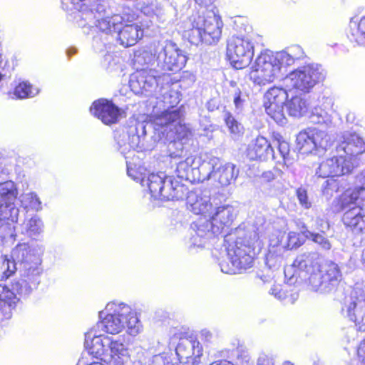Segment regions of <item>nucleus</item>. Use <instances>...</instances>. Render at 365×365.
Returning a JSON list of instances; mask_svg holds the SVG:
<instances>
[{"instance_id": "obj_18", "label": "nucleus", "mask_w": 365, "mask_h": 365, "mask_svg": "<svg viewBox=\"0 0 365 365\" xmlns=\"http://www.w3.org/2000/svg\"><path fill=\"white\" fill-rule=\"evenodd\" d=\"M43 253L42 247L36 243H19L11 252V258L13 259L12 270H17V266H24L26 264H41Z\"/></svg>"}, {"instance_id": "obj_41", "label": "nucleus", "mask_w": 365, "mask_h": 365, "mask_svg": "<svg viewBox=\"0 0 365 365\" xmlns=\"http://www.w3.org/2000/svg\"><path fill=\"white\" fill-rule=\"evenodd\" d=\"M19 199L21 203V206L25 210H33L35 211H38L42 208L41 202L37 194L34 192L23 193L20 196Z\"/></svg>"}, {"instance_id": "obj_2", "label": "nucleus", "mask_w": 365, "mask_h": 365, "mask_svg": "<svg viewBox=\"0 0 365 365\" xmlns=\"http://www.w3.org/2000/svg\"><path fill=\"white\" fill-rule=\"evenodd\" d=\"M320 255L317 252H301L296 257L292 264L284 269L287 276L293 272L290 279L296 277L302 280L308 277L310 289L320 293L334 292L341 280V272L337 264L326 261L320 265Z\"/></svg>"}, {"instance_id": "obj_57", "label": "nucleus", "mask_w": 365, "mask_h": 365, "mask_svg": "<svg viewBox=\"0 0 365 365\" xmlns=\"http://www.w3.org/2000/svg\"><path fill=\"white\" fill-rule=\"evenodd\" d=\"M151 365H170V362L164 356L157 355L153 357Z\"/></svg>"}, {"instance_id": "obj_45", "label": "nucleus", "mask_w": 365, "mask_h": 365, "mask_svg": "<svg viewBox=\"0 0 365 365\" xmlns=\"http://www.w3.org/2000/svg\"><path fill=\"white\" fill-rule=\"evenodd\" d=\"M345 188L344 184L339 179L330 178L323 185L322 192L327 198L332 197L334 192H340Z\"/></svg>"}, {"instance_id": "obj_6", "label": "nucleus", "mask_w": 365, "mask_h": 365, "mask_svg": "<svg viewBox=\"0 0 365 365\" xmlns=\"http://www.w3.org/2000/svg\"><path fill=\"white\" fill-rule=\"evenodd\" d=\"M107 314L101 322L105 331L111 334L120 333L127 328L129 334L135 336L141 329L136 313L124 303L111 302L106 305Z\"/></svg>"}, {"instance_id": "obj_16", "label": "nucleus", "mask_w": 365, "mask_h": 365, "mask_svg": "<svg viewBox=\"0 0 365 365\" xmlns=\"http://www.w3.org/2000/svg\"><path fill=\"white\" fill-rule=\"evenodd\" d=\"M297 146L299 152L304 154L314 150H324L331 145L330 138L323 130L307 129L299 133L296 138Z\"/></svg>"}, {"instance_id": "obj_22", "label": "nucleus", "mask_w": 365, "mask_h": 365, "mask_svg": "<svg viewBox=\"0 0 365 365\" xmlns=\"http://www.w3.org/2000/svg\"><path fill=\"white\" fill-rule=\"evenodd\" d=\"M197 24L202 26L205 43L212 44L218 42L223 25L219 16L213 12H208L205 16H198Z\"/></svg>"}, {"instance_id": "obj_53", "label": "nucleus", "mask_w": 365, "mask_h": 365, "mask_svg": "<svg viewBox=\"0 0 365 365\" xmlns=\"http://www.w3.org/2000/svg\"><path fill=\"white\" fill-rule=\"evenodd\" d=\"M297 197L300 204L306 209L311 207V202L308 200L307 192L304 189H299L297 191Z\"/></svg>"}, {"instance_id": "obj_54", "label": "nucleus", "mask_w": 365, "mask_h": 365, "mask_svg": "<svg viewBox=\"0 0 365 365\" xmlns=\"http://www.w3.org/2000/svg\"><path fill=\"white\" fill-rule=\"evenodd\" d=\"M315 228L321 232L324 233L329 228V224L326 219L317 217L315 220Z\"/></svg>"}, {"instance_id": "obj_50", "label": "nucleus", "mask_w": 365, "mask_h": 365, "mask_svg": "<svg viewBox=\"0 0 365 365\" xmlns=\"http://www.w3.org/2000/svg\"><path fill=\"white\" fill-rule=\"evenodd\" d=\"M106 38V36H104L101 34H98L93 38V47L96 50V52L103 51L106 48L107 44L110 43L109 36Z\"/></svg>"}, {"instance_id": "obj_34", "label": "nucleus", "mask_w": 365, "mask_h": 365, "mask_svg": "<svg viewBox=\"0 0 365 365\" xmlns=\"http://www.w3.org/2000/svg\"><path fill=\"white\" fill-rule=\"evenodd\" d=\"M238 173V170H235V165L232 163L222 165L220 162L215 170L213 179L217 180L221 185L227 186L236 180Z\"/></svg>"}, {"instance_id": "obj_55", "label": "nucleus", "mask_w": 365, "mask_h": 365, "mask_svg": "<svg viewBox=\"0 0 365 365\" xmlns=\"http://www.w3.org/2000/svg\"><path fill=\"white\" fill-rule=\"evenodd\" d=\"M245 100L241 98V92L237 91L235 93L234 103L237 110H242Z\"/></svg>"}, {"instance_id": "obj_59", "label": "nucleus", "mask_w": 365, "mask_h": 365, "mask_svg": "<svg viewBox=\"0 0 365 365\" xmlns=\"http://www.w3.org/2000/svg\"><path fill=\"white\" fill-rule=\"evenodd\" d=\"M97 336L96 335L93 334V331H88L85 334V346L86 349L89 348L91 345V340L93 337Z\"/></svg>"}, {"instance_id": "obj_43", "label": "nucleus", "mask_w": 365, "mask_h": 365, "mask_svg": "<svg viewBox=\"0 0 365 365\" xmlns=\"http://www.w3.org/2000/svg\"><path fill=\"white\" fill-rule=\"evenodd\" d=\"M305 237L317 244L322 250H330L332 245L329 240L323 234L311 232L306 230L304 232Z\"/></svg>"}, {"instance_id": "obj_31", "label": "nucleus", "mask_w": 365, "mask_h": 365, "mask_svg": "<svg viewBox=\"0 0 365 365\" xmlns=\"http://www.w3.org/2000/svg\"><path fill=\"white\" fill-rule=\"evenodd\" d=\"M104 343L108 345V361L110 365H113L114 361L130 362L128 349L120 339L106 336Z\"/></svg>"}, {"instance_id": "obj_15", "label": "nucleus", "mask_w": 365, "mask_h": 365, "mask_svg": "<svg viewBox=\"0 0 365 365\" xmlns=\"http://www.w3.org/2000/svg\"><path fill=\"white\" fill-rule=\"evenodd\" d=\"M287 88L273 87L264 96V107L267 114L277 123L285 124L287 119L284 112V106L287 101Z\"/></svg>"}, {"instance_id": "obj_4", "label": "nucleus", "mask_w": 365, "mask_h": 365, "mask_svg": "<svg viewBox=\"0 0 365 365\" xmlns=\"http://www.w3.org/2000/svg\"><path fill=\"white\" fill-rule=\"evenodd\" d=\"M258 239V235L255 230L244 232L241 228L237 230L235 238L231 234L226 235L225 242L228 243L226 247L227 257L230 264L224 260L220 262L219 266L221 271L233 274L252 267L255 245Z\"/></svg>"}, {"instance_id": "obj_46", "label": "nucleus", "mask_w": 365, "mask_h": 365, "mask_svg": "<svg viewBox=\"0 0 365 365\" xmlns=\"http://www.w3.org/2000/svg\"><path fill=\"white\" fill-rule=\"evenodd\" d=\"M155 56L148 51L143 50L138 51L135 53L134 55V64L136 66H149L151 64V66H155Z\"/></svg>"}, {"instance_id": "obj_32", "label": "nucleus", "mask_w": 365, "mask_h": 365, "mask_svg": "<svg viewBox=\"0 0 365 365\" xmlns=\"http://www.w3.org/2000/svg\"><path fill=\"white\" fill-rule=\"evenodd\" d=\"M285 245H282V240H272L266 255L265 263L269 269H277L282 263Z\"/></svg>"}, {"instance_id": "obj_51", "label": "nucleus", "mask_w": 365, "mask_h": 365, "mask_svg": "<svg viewBox=\"0 0 365 365\" xmlns=\"http://www.w3.org/2000/svg\"><path fill=\"white\" fill-rule=\"evenodd\" d=\"M287 242L282 243L285 245V250H292L297 248L301 245V242L299 240L298 234L294 232H290L286 236Z\"/></svg>"}, {"instance_id": "obj_26", "label": "nucleus", "mask_w": 365, "mask_h": 365, "mask_svg": "<svg viewBox=\"0 0 365 365\" xmlns=\"http://www.w3.org/2000/svg\"><path fill=\"white\" fill-rule=\"evenodd\" d=\"M185 197L187 208L191 212L205 217H210L212 205L210 202V195L203 194L201 190L188 191L187 188Z\"/></svg>"}, {"instance_id": "obj_28", "label": "nucleus", "mask_w": 365, "mask_h": 365, "mask_svg": "<svg viewBox=\"0 0 365 365\" xmlns=\"http://www.w3.org/2000/svg\"><path fill=\"white\" fill-rule=\"evenodd\" d=\"M175 352L180 360L190 359L192 365H197L200 363V358L202 355V347L196 339L183 338L180 339Z\"/></svg>"}, {"instance_id": "obj_12", "label": "nucleus", "mask_w": 365, "mask_h": 365, "mask_svg": "<svg viewBox=\"0 0 365 365\" xmlns=\"http://www.w3.org/2000/svg\"><path fill=\"white\" fill-rule=\"evenodd\" d=\"M187 60L185 53L175 43L165 41L160 50L157 51L155 68L163 73L176 72L185 66Z\"/></svg>"}, {"instance_id": "obj_20", "label": "nucleus", "mask_w": 365, "mask_h": 365, "mask_svg": "<svg viewBox=\"0 0 365 365\" xmlns=\"http://www.w3.org/2000/svg\"><path fill=\"white\" fill-rule=\"evenodd\" d=\"M354 168V163L349 162L348 158L340 155L322 162L318 168L317 174L324 178L329 176H341L351 173Z\"/></svg>"}, {"instance_id": "obj_13", "label": "nucleus", "mask_w": 365, "mask_h": 365, "mask_svg": "<svg viewBox=\"0 0 365 365\" xmlns=\"http://www.w3.org/2000/svg\"><path fill=\"white\" fill-rule=\"evenodd\" d=\"M17 270L19 272V279L9 287L19 297L25 298L38 288L43 269L41 264L34 262L31 265L17 266Z\"/></svg>"}, {"instance_id": "obj_39", "label": "nucleus", "mask_w": 365, "mask_h": 365, "mask_svg": "<svg viewBox=\"0 0 365 365\" xmlns=\"http://www.w3.org/2000/svg\"><path fill=\"white\" fill-rule=\"evenodd\" d=\"M107 336H94L91 340V345L88 349V353L93 355L96 358H100L104 361H108V345L104 341Z\"/></svg>"}, {"instance_id": "obj_62", "label": "nucleus", "mask_w": 365, "mask_h": 365, "mask_svg": "<svg viewBox=\"0 0 365 365\" xmlns=\"http://www.w3.org/2000/svg\"><path fill=\"white\" fill-rule=\"evenodd\" d=\"M280 288H281V286L277 284V285H274L271 287V289H269V293L272 295H273L275 298L278 295V294L280 292Z\"/></svg>"}, {"instance_id": "obj_9", "label": "nucleus", "mask_w": 365, "mask_h": 365, "mask_svg": "<svg viewBox=\"0 0 365 365\" xmlns=\"http://www.w3.org/2000/svg\"><path fill=\"white\" fill-rule=\"evenodd\" d=\"M324 78V70L320 66L309 64L290 72L283 78V85L289 91L296 89L303 93H309Z\"/></svg>"}, {"instance_id": "obj_7", "label": "nucleus", "mask_w": 365, "mask_h": 365, "mask_svg": "<svg viewBox=\"0 0 365 365\" xmlns=\"http://www.w3.org/2000/svg\"><path fill=\"white\" fill-rule=\"evenodd\" d=\"M14 182H0V237L15 239V223L17 222L19 209L15 201L18 196Z\"/></svg>"}, {"instance_id": "obj_58", "label": "nucleus", "mask_w": 365, "mask_h": 365, "mask_svg": "<svg viewBox=\"0 0 365 365\" xmlns=\"http://www.w3.org/2000/svg\"><path fill=\"white\" fill-rule=\"evenodd\" d=\"M13 259H11V261L9 259L4 260L3 262V267H6V269L4 270V273H6L7 275H10L12 273H14L16 270L13 269L12 266Z\"/></svg>"}, {"instance_id": "obj_47", "label": "nucleus", "mask_w": 365, "mask_h": 365, "mask_svg": "<svg viewBox=\"0 0 365 365\" xmlns=\"http://www.w3.org/2000/svg\"><path fill=\"white\" fill-rule=\"evenodd\" d=\"M350 29L353 38L359 44H363L365 39V16L361 18L358 24L351 22Z\"/></svg>"}, {"instance_id": "obj_42", "label": "nucleus", "mask_w": 365, "mask_h": 365, "mask_svg": "<svg viewBox=\"0 0 365 365\" xmlns=\"http://www.w3.org/2000/svg\"><path fill=\"white\" fill-rule=\"evenodd\" d=\"M310 121L314 124H324L329 126L332 123V118L324 109L321 107H315L309 115Z\"/></svg>"}, {"instance_id": "obj_14", "label": "nucleus", "mask_w": 365, "mask_h": 365, "mask_svg": "<svg viewBox=\"0 0 365 365\" xmlns=\"http://www.w3.org/2000/svg\"><path fill=\"white\" fill-rule=\"evenodd\" d=\"M254 47L247 37L232 36L227 45V56L237 69L247 67L252 61Z\"/></svg>"}, {"instance_id": "obj_29", "label": "nucleus", "mask_w": 365, "mask_h": 365, "mask_svg": "<svg viewBox=\"0 0 365 365\" xmlns=\"http://www.w3.org/2000/svg\"><path fill=\"white\" fill-rule=\"evenodd\" d=\"M117 31V41L125 48L134 46L143 36L141 26L137 24H125Z\"/></svg>"}, {"instance_id": "obj_35", "label": "nucleus", "mask_w": 365, "mask_h": 365, "mask_svg": "<svg viewBox=\"0 0 365 365\" xmlns=\"http://www.w3.org/2000/svg\"><path fill=\"white\" fill-rule=\"evenodd\" d=\"M309 104L305 98L301 96L292 97L287 103V108L289 115L299 118L307 113Z\"/></svg>"}, {"instance_id": "obj_52", "label": "nucleus", "mask_w": 365, "mask_h": 365, "mask_svg": "<svg viewBox=\"0 0 365 365\" xmlns=\"http://www.w3.org/2000/svg\"><path fill=\"white\" fill-rule=\"evenodd\" d=\"M127 173L129 177H130L132 179H133L135 181H140V183L142 184V179L145 178V176H143V173L139 171L138 170H136L135 168H133L130 165V163H128L127 162Z\"/></svg>"}, {"instance_id": "obj_64", "label": "nucleus", "mask_w": 365, "mask_h": 365, "mask_svg": "<svg viewBox=\"0 0 365 365\" xmlns=\"http://www.w3.org/2000/svg\"><path fill=\"white\" fill-rule=\"evenodd\" d=\"M201 335L206 341L211 340L212 337V334L209 330L207 329L202 330Z\"/></svg>"}, {"instance_id": "obj_3", "label": "nucleus", "mask_w": 365, "mask_h": 365, "mask_svg": "<svg viewBox=\"0 0 365 365\" xmlns=\"http://www.w3.org/2000/svg\"><path fill=\"white\" fill-rule=\"evenodd\" d=\"M63 9L70 21L78 27L91 30L98 29L101 34L112 37L125 20L120 15L104 18L106 4L103 0H61Z\"/></svg>"}, {"instance_id": "obj_44", "label": "nucleus", "mask_w": 365, "mask_h": 365, "mask_svg": "<svg viewBox=\"0 0 365 365\" xmlns=\"http://www.w3.org/2000/svg\"><path fill=\"white\" fill-rule=\"evenodd\" d=\"M24 228L28 235L34 237L43 232V224L40 217L37 215H34L28 221L25 222Z\"/></svg>"}, {"instance_id": "obj_1", "label": "nucleus", "mask_w": 365, "mask_h": 365, "mask_svg": "<svg viewBox=\"0 0 365 365\" xmlns=\"http://www.w3.org/2000/svg\"><path fill=\"white\" fill-rule=\"evenodd\" d=\"M191 136L188 127L181 122L178 110L165 111L155 115L152 123L130 119L128 124L115 131L114 138L122 153L130 148L138 151L152 150L157 143H168V153L172 158L188 155L187 142Z\"/></svg>"}, {"instance_id": "obj_25", "label": "nucleus", "mask_w": 365, "mask_h": 365, "mask_svg": "<svg viewBox=\"0 0 365 365\" xmlns=\"http://www.w3.org/2000/svg\"><path fill=\"white\" fill-rule=\"evenodd\" d=\"M363 201L360 200L357 202H352L349 207L344 209L346 210L343 215L342 222L346 227L356 234L361 233L365 230V215L361 206Z\"/></svg>"}, {"instance_id": "obj_36", "label": "nucleus", "mask_w": 365, "mask_h": 365, "mask_svg": "<svg viewBox=\"0 0 365 365\" xmlns=\"http://www.w3.org/2000/svg\"><path fill=\"white\" fill-rule=\"evenodd\" d=\"M277 54L279 60H281V63L284 65V67H287L293 65L295 61L302 58L304 56V52L301 46L294 45L285 51L277 53Z\"/></svg>"}, {"instance_id": "obj_19", "label": "nucleus", "mask_w": 365, "mask_h": 365, "mask_svg": "<svg viewBox=\"0 0 365 365\" xmlns=\"http://www.w3.org/2000/svg\"><path fill=\"white\" fill-rule=\"evenodd\" d=\"M90 111L105 125L118 123L124 115L123 110L112 101L104 98L95 101L90 108Z\"/></svg>"}, {"instance_id": "obj_63", "label": "nucleus", "mask_w": 365, "mask_h": 365, "mask_svg": "<svg viewBox=\"0 0 365 365\" xmlns=\"http://www.w3.org/2000/svg\"><path fill=\"white\" fill-rule=\"evenodd\" d=\"M113 60V56L110 53H107L104 56L103 66L106 68H109L110 66V61Z\"/></svg>"}, {"instance_id": "obj_23", "label": "nucleus", "mask_w": 365, "mask_h": 365, "mask_svg": "<svg viewBox=\"0 0 365 365\" xmlns=\"http://www.w3.org/2000/svg\"><path fill=\"white\" fill-rule=\"evenodd\" d=\"M220 165V158L205 153L200 156L195 155L194 175L192 181L208 180L213 179L217 166Z\"/></svg>"}, {"instance_id": "obj_27", "label": "nucleus", "mask_w": 365, "mask_h": 365, "mask_svg": "<svg viewBox=\"0 0 365 365\" xmlns=\"http://www.w3.org/2000/svg\"><path fill=\"white\" fill-rule=\"evenodd\" d=\"M247 156L252 160H277L271 144L263 136H257L252 141L247 149Z\"/></svg>"}, {"instance_id": "obj_49", "label": "nucleus", "mask_w": 365, "mask_h": 365, "mask_svg": "<svg viewBox=\"0 0 365 365\" xmlns=\"http://www.w3.org/2000/svg\"><path fill=\"white\" fill-rule=\"evenodd\" d=\"M278 153L279 154L283 163L287 167H289L293 163V158H291L289 153V145L286 141H278Z\"/></svg>"}, {"instance_id": "obj_10", "label": "nucleus", "mask_w": 365, "mask_h": 365, "mask_svg": "<svg viewBox=\"0 0 365 365\" xmlns=\"http://www.w3.org/2000/svg\"><path fill=\"white\" fill-rule=\"evenodd\" d=\"M130 76L129 86L135 94L158 95L159 88L165 82L170 81L167 73H163L155 66L146 68H137Z\"/></svg>"}, {"instance_id": "obj_37", "label": "nucleus", "mask_w": 365, "mask_h": 365, "mask_svg": "<svg viewBox=\"0 0 365 365\" xmlns=\"http://www.w3.org/2000/svg\"><path fill=\"white\" fill-rule=\"evenodd\" d=\"M223 120L232 139L239 140L242 137L245 133V128L230 112L224 111Z\"/></svg>"}, {"instance_id": "obj_24", "label": "nucleus", "mask_w": 365, "mask_h": 365, "mask_svg": "<svg viewBox=\"0 0 365 365\" xmlns=\"http://www.w3.org/2000/svg\"><path fill=\"white\" fill-rule=\"evenodd\" d=\"M356 180L361 186L354 190H346L340 197L333 201L334 210L336 212L349 207L352 202L365 200V170L357 176Z\"/></svg>"}, {"instance_id": "obj_60", "label": "nucleus", "mask_w": 365, "mask_h": 365, "mask_svg": "<svg viewBox=\"0 0 365 365\" xmlns=\"http://www.w3.org/2000/svg\"><path fill=\"white\" fill-rule=\"evenodd\" d=\"M262 178L264 181L270 182L274 179V175L272 171H266L262 173Z\"/></svg>"}, {"instance_id": "obj_38", "label": "nucleus", "mask_w": 365, "mask_h": 365, "mask_svg": "<svg viewBox=\"0 0 365 365\" xmlns=\"http://www.w3.org/2000/svg\"><path fill=\"white\" fill-rule=\"evenodd\" d=\"M184 160L177 164L176 173L179 178L192 181L194 175L195 155H187Z\"/></svg>"}, {"instance_id": "obj_40", "label": "nucleus", "mask_w": 365, "mask_h": 365, "mask_svg": "<svg viewBox=\"0 0 365 365\" xmlns=\"http://www.w3.org/2000/svg\"><path fill=\"white\" fill-rule=\"evenodd\" d=\"M39 93V89L28 81H21L15 86L14 95L16 98H33Z\"/></svg>"}, {"instance_id": "obj_5", "label": "nucleus", "mask_w": 365, "mask_h": 365, "mask_svg": "<svg viewBox=\"0 0 365 365\" xmlns=\"http://www.w3.org/2000/svg\"><path fill=\"white\" fill-rule=\"evenodd\" d=\"M237 215L235 208L230 205L217 207L210 217H200L191 225L190 247H203L208 241L229 227Z\"/></svg>"}, {"instance_id": "obj_21", "label": "nucleus", "mask_w": 365, "mask_h": 365, "mask_svg": "<svg viewBox=\"0 0 365 365\" xmlns=\"http://www.w3.org/2000/svg\"><path fill=\"white\" fill-rule=\"evenodd\" d=\"M343 140L337 148L346 154L344 156L349 162L354 163V167L359 165L358 158L365 152V142L362 138L355 133H345Z\"/></svg>"}, {"instance_id": "obj_11", "label": "nucleus", "mask_w": 365, "mask_h": 365, "mask_svg": "<svg viewBox=\"0 0 365 365\" xmlns=\"http://www.w3.org/2000/svg\"><path fill=\"white\" fill-rule=\"evenodd\" d=\"M255 71L251 73L254 83L260 86L272 83L279 78L284 65L277 54L261 53L255 61Z\"/></svg>"}, {"instance_id": "obj_30", "label": "nucleus", "mask_w": 365, "mask_h": 365, "mask_svg": "<svg viewBox=\"0 0 365 365\" xmlns=\"http://www.w3.org/2000/svg\"><path fill=\"white\" fill-rule=\"evenodd\" d=\"M21 297L12 291L7 285H0V320L9 319L11 309L19 301Z\"/></svg>"}, {"instance_id": "obj_56", "label": "nucleus", "mask_w": 365, "mask_h": 365, "mask_svg": "<svg viewBox=\"0 0 365 365\" xmlns=\"http://www.w3.org/2000/svg\"><path fill=\"white\" fill-rule=\"evenodd\" d=\"M357 354L359 360L365 365V339L360 343Z\"/></svg>"}, {"instance_id": "obj_8", "label": "nucleus", "mask_w": 365, "mask_h": 365, "mask_svg": "<svg viewBox=\"0 0 365 365\" xmlns=\"http://www.w3.org/2000/svg\"><path fill=\"white\" fill-rule=\"evenodd\" d=\"M141 185H147L152 197L160 200H182L187 193L186 186L164 173L150 174Z\"/></svg>"}, {"instance_id": "obj_33", "label": "nucleus", "mask_w": 365, "mask_h": 365, "mask_svg": "<svg viewBox=\"0 0 365 365\" xmlns=\"http://www.w3.org/2000/svg\"><path fill=\"white\" fill-rule=\"evenodd\" d=\"M168 81H165L158 92V95H155L157 98H162V101L165 105H167L168 108L163 111H162L160 114L165 111H171V110H178L181 117L182 116V112L179 108H174V107L178 105L180 101L179 94L177 91L170 89V86Z\"/></svg>"}, {"instance_id": "obj_48", "label": "nucleus", "mask_w": 365, "mask_h": 365, "mask_svg": "<svg viewBox=\"0 0 365 365\" xmlns=\"http://www.w3.org/2000/svg\"><path fill=\"white\" fill-rule=\"evenodd\" d=\"M192 25V28L188 35L190 42L195 45H198L200 43H204L202 26L197 24V17L193 19Z\"/></svg>"}, {"instance_id": "obj_17", "label": "nucleus", "mask_w": 365, "mask_h": 365, "mask_svg": "<svg viewBox=\"0 0 365 365\" xmlns=\"http://www.w3.org/2000/svg\"><path fill=\"white\" fill-rule=\"evenodd\" d=\"M343 311L346 317L355 322L359 330H365V290L354 287L345 302Z\"/></svg>"}, {"instance_id": "obj_61", "label": "nucleus", "mask_w": 365, "mask_h": 365, "mask_svg": "<svg viewBox=\"0 0 365 365\" xmlns=\"http://www.w3.org/2000/svg\"><path fill=\"white\" fill-rule=\"evenodd\" d=\"M288 292L284 290L282 287L280 288V292L276 297V299L280 301H284L288 298Z\"/></svg>"}]
</instances>
